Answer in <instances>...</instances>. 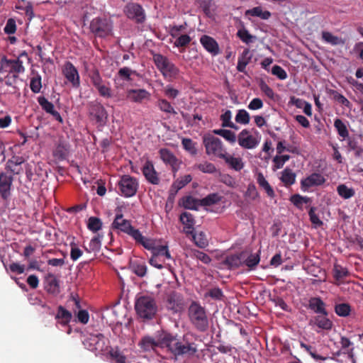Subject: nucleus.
I'll return each instance as SVG.
<instances>
[{"instance_id": "f257e3e1", "label": "nucleus", "mask_w": 363, "mask_h": 363, "mask_svg": "<svg viewBox=\"0 0 363 363\" xmlns=\"http://www.w3.org/2000/svg\"><path fill=\"white\" fill-rule=\"evenodd\" d=\"M191 334L187 333L182 336V339L177 335L167 333L162 337V344L175 357L184 356L192 357L197 352V345L190 341Z\"/></svg>"}, {"instance_id": "f03ea898", "label": "nucleus", "mask_w": 363, "mask_h": 363, "mask_svg": "<svg viewBox=\"0 0 363 363\" xmlns=\"http://www.w3.org/2000/svg\"><path fill=\"white\" fill-rule=\"evenodd\" d=\"M191 334L187 333L182 336V339L177 335L167 333L162 337V344L175 357L184 356L192 357L197 352V345L190 341Z\"/></svg>"}, {"instance_id": "7ed1b4c3", "label": "nucleus", "mask_w": 363, "mask_h": 363, "mask_svg": "<svg viewBox=\"0 0 363 363\" xmlns=\"http://www.w3.org/2000/svg\"><path fill=\"white\" fill-rule=\"evenodd\" d=\"M188 315L191 323L198 331L204 333L208 330L209 323L204 307L193 301L188 308Z\"/></svg>"}, {"instance_id": "20e7f679", "label": "nucleus", "mask_w": 363, "mask_h": 363, "mask_svg": "<svg viewBox=\"0 0 363 363\" xmlns=\"http://www.w3.org/2000/svg\"><path fill=\"white\" fill-rule=\"evenodd\" d=\"M153 61L157 68L160 71L164 78L169 81L176 79L179 73V69L167 57L153 53Z\"/></svg>"}, {"instance_id": "39448f33", "label": "nucleus", "mask_w": 363, "mask_h": 363, "mask_svg": "<svg viewBox=\"0 0 363 363\" xmlns=\"http://www.w3.org/2000/svg\"><path fill=\"white\" fill-rule=\"evenodd\" d=\"M157 306L154 298L149 296L138 298V316L144 320H150L155 318Z\"/></svg>"}, {"instance_id": "423d86ee", "label": "nucleus", "mask_w": 363, "mask_h": 363, "mask_svg": "<svg viewBox=\"0 0 363 363\" xmlns=\"http://www.w3.org/2000/svg\"><path fill=\"white\" fill-rule=\"evenodd\" d=\"M203 144L206 148V153L208 155H214L221 159L226 152L221 140L211 134L204 135Z\"/></svg>"}, {"instance_id": "0eeeda50", "label": "nucleus", "mask_w": 363, "mask_h": 363, "mask_svg": "<svg viewBox=\"0 0 363 363\" xmlns=\"http://www.w3.org/2000/svg\"><path fill=\"white\" fill-rule=\"evenodd\" d=\"M0 71H4L12 74L13 81L18 78L19 74L25 72V67L23 61L17 57L16 59H8L4 56L0 61Z\"/></svg>"}, {"instance_id": "6e6552de", "label": "nucleus", "mask_w": 363, "mask_h": 363, "mask_svg": "<svg viewBox=\"0 0 363 363\" xmlns=\"http://www.w3.org/2000/svg\"><path fill=\"white\" fill-rule=\"evenodd\" d=\"M112 23L106 18L96 17L90 23L89 28L96 37L105 38L109 35L112 31Z\"/></svg>"}, {"instance_id": "1a4fd4ad", "label": "nucleus", "mask_w": 363, "mask_h": 363, "mask_svg": "<svg viewBox=\"0 0 363 363\" xmlns=\"http://www.w3.org/2000/svg\"><path fill=\"white\" fill-rule=\"evenodd\" d=\"M112 228L118 232L126 233L136 240V229L131 225L130 220L123 218L122 214L116 216L112 223Z\"/></svg>"}, {"instance_id": "9d476101", "label": "nucleus", "mask_w": 363, "mask_h": 363, "mask_svg": "<svg viewBox=\"0 0 363 363\" xmlns=\"http://www.w3.org/2000/svg\"><path fill=\"white\" fill-rule=\"evenodd\" d=\"M105 342L106 339L103 334H91L84 340V345L91 351L101 352L105 347Z\"/></svg>"}, {"instance_id": "9b49d317", "label": "nucleus", "mask_w": 363, "mask_h": 363, "mask_svg": "<svg viewBox=\"0 0 363 363\" xmlns=\"http://www.w3.org/2000/svg\"><path fill=\"white\" fill-rule=\"evenodd\" d=\"M119 189L122 195L130 197L136 193V184L135 179L129 175H123L119 183Z\"/></svg>"}, {"instance_id": "f8f14e48", "label": "nucleus", "mask_w": 363, "mask_h": 363, "mask_svg": "<svg viewBox=\"0 0 363 363\" xmlns=\"http://www.w3.org/2000/svg\"><path fill=\"white\" fill-rule=\"evenodd\" d=\"M63 74L73 87L78 88L80 86V78L77 68L70 62H67L63 69Z\"/></svg>"}, {"instance_id": "ddd939ff", "label": "nucleus", "mask_w": 363, "mask_h": 363, "mask_svg": "<svg viewBox=\"0 0 363 363\" xmlns=\"http://www.w3.org/2000/svg\"><path fill=\"white\" fill-rule=\"evenodd\" d=\"M13 181L12 175L4 172H0V195L2 199H6L9 197Z\"/></svg>"}, {"instance_id": "4468645a", "label": "nucleus", "mask_w": 363, "mask_h": 363, "mask_svg": "<svg viewBox=\"0 0 363 363\" xmlns=\"http://www.w3.org/2000/svg\"><path fill=\"white\" fill-rule=\"evenodd\" d=\"M142 172L148 182L155 185L160 183V177L151 161L147 160L145 162L142 167Z\"/></svg>"}, {"instance_id": "2eb2a0df", "label": "nucleus", "mask_w": 363, "mask_h": 363, "mask_svg": "<svg viewBox=\"0 0 363 363\" xmlns=\"http://www.w3.org/2000/svg\"><path fill=\"white\" fill-rule=\"evenodd\" d=\"M45 289L48 293L52 295H57L60 292V280L52 273H48L45 277Z\"/></svg>"}, {"instance_id": "dca6fc26", "label": "nucleus", "mask_w": 363, "mask_h": 363, "mask_svg": "<svg viewBox=\"0 0 363 363\" xmlns=\"http://www.w3.org/2000/svg\"><path fill=\"white\" fill-rule=\"evenodd\" d=\"M159 153L162 160L165 164H169L174 172L178 170L180 162L169 150L167 148H162L160 150Z\"/></svg>"}, {"instance_id": "f3484780", "label": "nucleus", "mask_w": 363, "mask_h": 363, "mask_svg": "<svg viewBox=\"0 0 363 363\" xmlns=\"http://www.w3.org/2000/svg\"><path fill=\"white\" fill-rule=\"evenodd\" d=\"M89 112L99 123H101L107 118V112L105 108L101 103L96 101L90 103Z\"/></svg>"}, {"instance_id": "a211bd4d", "label": "nucleus", "mask_w": 363, "mask_h": 363, "mask_svg": "<svg viewBox=\"0 0 363 363\" xmlns=\"http://www.w3.org/2000/svg\"><path fill=\"white\" fill-rule=\"evenodd\" d=\"M24 162L23 157L14 155L6 162L5 169L13 174H20L23 172L21 164Z\"/></svg>"}, {"instance_id": "6ab92c4d", "label": "nucleus", "mask_w": 363, "mask_h": 363, "mask_svg": "<svg viewBox=\"0 0 363 363\" xmlns=\"http://www.w3.org/2000/svg\"><path fill=\"white\" fill-rule=\"evenodd\" d=\"M38 102L43 111L52 115L54 118L60 123L63 122L62 116L60 113L55 109L53 104L50 102L45 96L38 97Z\"/></svg>"}, {"instance_id": "aec40b11", "label": "nucleus", "mask_w": 363, "mask_h": 363, "mask_svg": "<svg viewBox=\"0 0 363 363\" xmlns=\"http://www.w3.org/2000/svg\"><path fill=\"white\" fill-rule=\"evenodd\" d=\"M245 258V251L238 254L227 256L223 261V264L228 269H236L243 264L242 259Z\"/></svg>"}, {"instance_id": "412c9836", "label": "nucleus", "mask_w": 363, "mask_h": 363, "mask_svg": "<svg viewBox=\"0 0 363 363\" xmlns=\"http://www.w3.org/2000/svg\"><path fill=\"white\" fill-rule=\"evenodd\" d=\"M325 179L323 175L318 173H313L301 180V188L304 190L308 189L309 187L313 186H318L323 184Z\"/></svg>"}, {"instance_id": "4be33fe9", "label": "nucleus", "mask_w": 363, "mask_h": 363, "mask_svg": "<svg viewBox=\"0 0 363 363\" xmlns=\"http://www.w3.org/2000/svg\"><path fill=\"white\" fill-rule=\"evenodd\" d=\"M200 42L203 48L213 55H216L219 53L218 44L213 38L204 35L200 38Z\"/></svg>"}, {"instance_id": "5701e85b", "label": "nucleus", "mask_w": 363, "mask_h": 363, "mask_svg": "<svg viewBox=\"0 0 363 363\" xmlns=\"http://www.w3.org/2000/svg\"><path fill=\"white\" fill-rule=\"evenodd\" d=\"M308 308L317 314L328 315L325 303L320 297H312L308 301Z\"/></svg>"}, {"instance_id": "b1692460", "label": "nucleus", "mask_w": 363, "mask_h": 363, "mask_svg": "<svg viewBox=\"0 0 363 363\" xmlns=\"http://www.w3.org/2000/svg\"><path fill=\"white\" fill-rule=\"evenodd\" d=\"M328 315L318 314L314 317L313 320H311L310 325H316L319 328L323 330H330L333 326L332 321L328 318Z\"/></svg>"}, {"instance_id": "393cba45", "label": "nucleus", "mask_w": 363, "mask_h": 363, "mask_svg": "<svg viewBox=\"0 0 363 363\" xmlns=\"http://www.w3.org/2000/svg\"><path fill=\"white\" fill-rule=\"evenodd\" d=\"M69 145L65 140H60L53 151V156L60 160L66 159L69 154Z\"/></svg>"}, {"instance_id": "a878e982", "label": "nucleus", "mask_w": 363, "mask_h": 363, "mask_svg": "<svg viewBox=\"0 0 363 363\" xmlns=\"http://www.w3.org/2000/svg\"><path fill=\"white\" fill-rule=\"evenodd\" d=\"M192 178L190 174H186L182 179H177L171 186L169 191V198H174L178 191L182 189L184 186L191 181Z\"/></svg>"}, {"instance_id": "bb28decb", "label": "nucleus", "mask_w": 363, "mask_h": 363, "mask_svg": "<svg viewBox=\"0 0 363 363\" xmlns=\"http://www.w3.org/2000/svg\"><path fill=\"white\" fill-rule=\"evenodd\" d=\"M221 159L224 160L225 163L235 171H240L244 167V163L240 157H235L227 152L223 155Z\"/></svg>"}, {"instance_id": "cd10ccee", "label": "nucleus", "mask_w": 363, "mask_h": 363, "mask_svg": "<svg viewBox=\"0 0 363 363\" xmlns=\"http://www.w3.org/2000/svg\"><path fill=\"white\" fill-rule=\"evenodd\" d=\"M72 315L71 312L65 309L63 306H60L57 308V312L55 315V319L58 323L63 326L67 325L71 321Z\"/></svg>"}, {"instance_id": "c85d7f7f", "label": "nucleus", "mask_w": 363, "mask_h": 363, "mask_svg": "<svg viewBox=\"0 0 363 363\" xmlns=\"http://www.w3.org/2000/svg\"><path fill=\"white\" fill-rule=\"evenodd\" d=\"M186 233L192 235L195 245L200 248H205L208 245V240L203 232L194 233V230H186Z\"/></svg>"}, {"instance_id": "c756f323", "label": "nucleus", "mask_w": 363, "mask_h": 363, "mask_svg": "<svg viewBox=\"0 0 363 363\" xmlns=\"http://www.w3.org/2000/svg\"><path fill=\"white\" fill-rule=\"evenodd\" d=\"M252 55L250 52V50L246 48L238 58L237 69L240 72H245L246 66L251 60Z\"/></svg>"}, {"instance_id": "7c9ffc66", "label": "nucleus", "mask_w": 363, "mask_h": 363, "mask_svg": "<svg viewBox=\"0 0 363 363\" xmlns=\"http://www.w3.org/2000/svg\"><path fill=\"white\" fill-rule=\"evenodd\" d=\"M245 16H257L263 20H267L271 17V13L269 11H263L261 6H256L245 11Z\"/></svg>"}, {"instance_id": "2f4dec72", "label": "nucleus", "mask_w": 363, "mask_h": 363, "mask_svg": "<svg viewBox=\"0 0 363 363\" xmlns=\"http://www.w3.org/2000/svg\"><path fill=\"white\" fill-rule=\"evenodd\" d=\"M180 205L186 209L197 210L200 205V199L193 198L191 196H186L182 198Z\"/></svg>"}, {"instance_id": "473e14b6", "label": "nucleus", "mask_w": 363, "mask_h": 363, "mask_svg": "<svg viewBox=\"0 0 363 363\" xmlns=\"http://www.w3.org/2000/svg\"><path fill=\"white\" fill-rule=\"evenodd\" d=\"M180 221L185 225L184 231L194 230V225L195 223L194 216L188 212H184L180 216Z\"/></svg>"}, {"instance_id": "72a5a7b5", "label": "nucleus", "mask_w": 363, "mask_h": 363, "mask_svg": "<svg viewBox=\"0 0 363 363\" xmlns=\"http://www.w3.org/2000/svg\"><path fill=\"white\" fill-rule=\"evenodd\" d=\"M259 259L258 254H248L247 252L245 251V258L242 259V263L250 269H254L259 262Z\"/></svg>"}, {"instance_id": "f704fd0d", "label": "nucleus", "mask_w": 363, "mask_h": 363, "mask_svg": "<svg viewBox=\"0 0 363 363\" xmlns=\"http://www.w3.org/2000/svg\"><path fill=\"white\" fill-rule=\"evenodd\" d=\"M257 180L259 185L263 188L268 196L270 198H274L275 196L274 191L268 182L265 179L262 173H258Z\"/></svg>"}, {"instance_id": "c9c22d12", "label": "nucleus", "mask_w": 363, "mask_h": 363, "mask_svg": "<svg viewBox=\"0 0 363 363\" xmlns=\"http://www.w3.org/2000/svg\"><path fill=\"white\" fill-rule=\"evenodd\" d=\"M138 243L142 245L145 249L152 250V252L157 247L155 240L143 236V235L138 230Z\"/></svg>"}, {"instance_id": "e433bc0d", "label": "nucleus", "mask_w": 363, "mask_h": 363, "mask_svg": "<svg viewBox=\"0 0 363 363\" xmlns=\"http://www.w3.org/2000/svg\"><path fill=\"white\" fill-rule=\"evenodd\" d=\"M222 196L218 193L210 194L206 197L200 199V206H209L220 201Z\"/></svg>"}, {"instance_id": "4c0bfd02", "label": "nucleus", "mask_w": 363, "mask_h": 363, "mask_svg": "<svg viewBox=\"0 0 363 363\" xmlns=\"http://www.w3.org/2000/svg\"><path fill=\"white\" fill-rule=\"evenodd\" d=\"M238 144L243 148L252 149L255 147L257 144V140L252 135H247L244 138H238Z\"/></svg>"}, {"instance_id": "58836bf2", "label": "nucleus", "mask_w": 363, "mask_h": 363, "mask_svg": "<svg viewBox=\"0 0 363 363\" xmlns=\"http://www.w3.org/2000/svg\"><path fill=\"white\" fill-rule=\"evenodd\" d=\"M322 38L323 40L333 45H343L344 40L340 38L333 35L331 33L323 31L322 33Z\"/></svg>"}, {"instance_id": "ea45409f", "label": "nucleus", "mask_w": 363, "mask_h": 363, "mask_svg": "<svg viewBox=\"0 0 363 363\" xmlns=\"http://www.w3.org/2000/svg\"><path fill=\"white\" fill-rule=\"evenodd\" d=\"M213 133L216 135L222 136L223 138H224L226 140H228L230 143H234L236 141L235 133L230 130L217 129V130H213Z\"/></svg>"}, {"instance_id": "a19ab883", "label": "nucleus", "mask_w": 363, "mask_h": 363, "mask_svg": "<svg viewBox=\"0 0 363 363\" xmlns=\"http://www.w3.org/2000/svg\"><path fill=\"white\" fill-rule=\"evenodd\" d=\"M296 174L292 172L291 169L286 168L282 172L281 180L286 186H291V184H294Z\"/></svg>"}, {"instance_id": "79ce46f5", "label": "nucleus", "mask_w": 363, "mask_h": 363, "mask_svg": "<svg viewBox=\"0 0 363 363\" xmlns=\"http://www.w3.org/2000/svg\"><path fill=\"white\" fill-rule=\"evenodd\" d=\"M237 35L243 43L246 44L252 43L257 40V37L255 35H251L245 28L238 30Z\"/></svg>"}, {"instance_id": "37998d69", "label": "nucleus", "mask_w": 363, "mask_h": 363, "mask_svg": "<svg viewBox=\"0 0 363 363\" xmlns=\"http://www.w3.org/2000/svg\"><path fill=\"white\" fill-rule=\"evenodd\" d=\"M349 275L348 270L339 264H335L333 268V277L337 281H340Z\"/></svg>"}, {"instance_id": "c03bdc74", "label": "nucleus", "mask_w": 363, "mask_h": 363, "mask_svg": "<svg viewBox=\"0 0 363 363\" xmlns=\"http://www.w3.org/2000/svg\"><path fill=\"white\" fill-rule=\"evenodd\" d=\"M101 238L99 235H96L90 240L89 247H84L87 252H98L101 248Z\"/></svg>"}, {"instance_id": "a18cd8bd", "label": "nucleus", "mask_w": 363, "mask_h": 363, "mask_svg": "<svg viewBox=\"0 0 363 363\" xmlns=\"http://www.w3.org/2000/svg\"><path fill=\"white\" fill-rule=\"evenodd\" d=\"M338 194L345 199H348L354 195V191L352 188H349L345 184H340L337 186Z\"/></svg>"}, {"instance_id": "49530a36", "label": "nucleus", "mask_w": 363, "mask_h": 363, "mask_svg": "<svg viewBox=\"0 0 363 363\" xmlns=\"http://www.w3.org/2000/svg\"><path fill=\"white\" fill-rule=\"evenodd\" d=\"M334 126L337 130L339 135L344 139L348 138L349 132L345 124L342 121L341 119L337 118L334 122Z\"/></svg>"}, {"instance_id": "de8ad7c7", "label": "nucleus", "mask_w": 363, "mask_h": 363, "mask_svg": "<svg viewBox=\"0 0 363 363\" xmlns=\"http://www.w3.org/2000/svg\"><path fill=\"white\" fill-rule=\"evenodd\" d=\"M30 88L35 94H38L42 88V79L41 76L39 74H37L35 77L30 79Z\"/></svg>"}, {"instance_id": "09e8293b", "label": "nucleus", "mask_w": 363, "mask_h": 363, "mask_svg": "<svg viewBox=\"0 0 363 363\" xmlns=\"http://www.w3.org/2000/svg\"><path fill=\"white\" fill-rule=\"evenodd\" d=\"M195 167L203 173L213 174L217 172L216 166L213 163L208 162L198 164Z\"/></svg>"}, {"instance_id": "8fccbe9b", "label": "nucleus", "mask_w": 363, "mask_h": 363, "mask_svg": "<svg viewBox=\"0 0 363 363\" xmlns=\"http://www.w3.org/2000/svg\"><path fill=\"white\" fill-rule=\"evenodd\" d=\"M290 201L296 207L301 208L303 203H309L311 201V199L306 196H301L299 194H294L291 197Z\"/></svg>"}, {"instance_id": "3c124183", "label": "nucleus", "mask_w": 363, "mask_h": 363, "mask_svg": "<svg viewBox=\"0 0 363 363\" xmlns=\"http://www.w3.org/2000/svg\"><path fill=\"white\" fill-rule=\"evenodd\" d=\"M87 226L90 230L96 232L101 228L102 223L99 218L92 216L89 218Z\"/></svg>"}, {"instance_id": "603ef678", "label": "nucleus", "mask_w": 363, "mask_h": 363, "mask_svg": "<svg viewBox=\"0 0 363 363\" xmlns=\"http://www.w3.org/2000/svg\"><path fill=\"white\" fill-rule=\"evenodd\" d=\"M250 119L249 113L244 109L239 110L235 116L236 122L240 124L249 123Z\"/></svg>"}, {"instance_id": "864d4df0", "label": "nucleus", "mask_w": 363, "mask_h": 363, "mask_svg": "<svg viewBox=\"0 0 363 363\" xmlns=\"http://www.w3.org/2000/svg\"><path fill=\"white\" fill-rule=\"evenodd\" d=\"M335 313L340 316H347L350 312V306L347 303L337 304L335 307Z\"/></svg>"}, {"instance_id": "5fc2aeb1", "label": "nucleus", "mask_w": 363, "mask_h": 363, "mask_svg": "<svg viewBox=\"0 0 363 363\" xmlns=\"http://www.w3.org/2000/svg\"><path fill=\"white\" fill-rule=\"evenodd\" d=\"M89 76L91 83L94 86H99V84L103 82L99 72L96 68H94L91 70H90Z\"/></svg>"}, {"instance_id": "6e6d98bb", "label": "nucleus", "mask_w": 363, "mask_h": 363, "mask_svg": "<svg viewBox=\"0 0 363 363\" xmlns=\"http://www.w3.org/2000/svg\"><path fill=\"white\" fill-rule=\"evenodd\" d=\"M158 106L160 110L164 112L177 114V112L174 111L170 103L165 99H160L158 101Z\"/></svg>"}, {"instance_id": "4d7b16f0", "label": "nucleus", "mask_w": 363, "mask_h": 363, "mask_svg": "<svg viewBox=\"0 0 363 363\" xmlns=\"http://www.w3.org/2000/svg\"><path fill=\"white\" fill-rule=\"evenodd\" d=\"M110 355L113 363H125V357L119 350H111Z\"/></svg>"}, {"instance_id": "13d9d810", "label": "nucleus", "mask_w": 363, "mask_h": 363, "mask_svg": "<svg viewBox=\"0 0 363 363\" xmlns=\"http://www.w3.org/2000/svg\"><path fill=\"white\" fill-rule=\"evenodd\" d=\"M152 254L157 257L160 256H165L167 259L171 258V255L168 251V247L167 245L157 246Z\"/></svg>"}, {"instance_id": "bf43d9fd", "label": "nucleus", "mask_w": 363, "mask_h": 363, "mask_svg": "<svg viewBox=\"0 0 363 363\" xmlns=\"http://www.w3.org/2000/svg\"><path fill=\"white\" fill-rule=\"evenodd\" d=\"M6 34H14L16 31V21L13 18H9L6 21V26L4 28Z\"/></svg>"}, {"instance_id": "052dcab7", "label": "nucleus", "mask_w": 363, "mask_h": 363, "mask_svg": "<svg viewBox=\"0 0 363 363\" xmlns=\"http://www.w3.org/2000/svg\"><path fill=\"white\" fill-rule=\"evenodd\" d=\"M167 302L169 308L172 310L174 312H177L182 308L181 304L177 303L176 296L174 294L169 296Z\"/></svg>"}, {"instance_id": "680f3d73", "label": "nucleus", "mask_w": 363, "mask_h": 363, "mask_svg": "<svg viewBox=\"0 0 363 363\" xmlns=\"http://www.w3.org/2000/svg\"><path fill=\"white\" fill-rule=\"evenodd\" d=\"M192 256L201 260L204 264H208L211 261V258L207 254L199 250H192Z\"/></svg>"}, {"instance_id": "e2e57ef3", "label": "nucleus", "mask_w": 363, "mask_h": 363, "mask_svg": "<svg viewBox=\"0 0 363 363\" xmlns=\"http://www.w3.org/2000/svg\"><path fill=\"white\" fill-rule=\"evenodd\" d=\"M140 347L145 350H150V349H153L155 346L157 345L155 344L154 340L151 337H147L143 338L140 343Z\"/></svg>"}, {"instance_id": "0e129e2a", "label": "nucleus", "mask_w": 363, "mask_h": 363, "mask_svg": "<svg viewBox=\"0 0 363 363\" xmlns=\"http://www.w3.org/2000/svg\"><path fill=\"white\" fill-rule=\"evenodd\" d=\"M124 12L128 18L134 19L136 18V4L134 3L128 4L125 9Z\"/></svg>"}, {"instance_id": "69168bd1", "label": "nucleus", "mask_w": 363, "mask_h": 363, "mask_svg": "<svg viewBox=\"0 0 363 363\" xmlns=\"http://www.w3.org/2000/svg\"><path fill=\"white\" fill-rule=\"evenodd\" d=\"M207 296H210L214 300H221L223 294L221 289L219 288H213L205 294V297Z\"/></svg>"}, {"instance_id": "338daca9", "label": "nucleus", "mask_w": 363, "mask_h": 363, "mask_svg": "<svg viewBox=\"0 0 363 363\" xmlns=\"http://www.w3.org/2000/svg\"><path fill=\"white\" fill-rule=\"evenodd\" d=\"M272 73L281 80L285 79L287 77V74L285 70L279 65L273 66L272 69Z\"/></svg>"}, {"instance_id": "774afa93", "label": "nucleus", "mask_w": 363, "mask_h": 363, "mask_svg": "<svg viewBox=\"0 0 363 363\" xmlns=\"http://www.w3.org/2000/svg\"><path fill=\"white\" fill-rule=\"evenodd\" d=\"M220 181L230 187H235L236 185L235 179L230 174H220Z\"/></svg>"}]
</instances>
